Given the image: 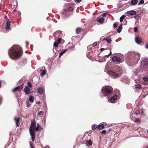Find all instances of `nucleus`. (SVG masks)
Returning a JSON list of instances; mask_svg holds the SVG:
<instances>
[{
	"mask_svg": "<svg viewBox=\"0 0 148 148\" xmlns=\"http://www.w3.org/2000/svg\"><path fill=\"white\" fill-rule=\"evenodd\" d=\"M8 54L11 58L14 60L18 59L22 55V49L19 46H14L9 51Z\"/></svg>",
	"mask_w": 148,
	"mask_h": 148,
	"instance_id": "1",
	"label": "nucleus"
},
{
	"mask_svg": "<svg viewBox=\"0 0 148 148\" xmlns=\"http://www.w3.org/2000/svg\"><path fill=\"white\" fill-rule=\"evenodd\" d=\"M128 56V61L132 64L137 63L140 58V54L136 52L129 53Z\"/></svg>",
	"mask_w": 148,
	"mask_h": 148,
	"instance_id": "2",
	"label": "nucleus"
},
{
	"mask_svg": "<svg viewBox=\"0 0 148 148\" xmlns=\"http://www.w3.org/2000/svg\"><path fill=\"white\" fill-rule=\"evenodd\" d=\"M36 123L34 121H31L30 126L29 128V131L30 134L32 137V140L33 141H34L35 139V131L37 132L38 131L39 126V125L37 124V126L36 127Z\"/></svg>",
	"mask_w": 148,
	"mask_h": 148,
	"instance_id": "3",
	"label": "nucleus"
},
{
	"mask_svg": "<svg viewBox=\"0 0 148 148\" xmlns=\"http://www.w3.org/2000/svg\"><path fill=\"white\" fill-rule=\"evenodd\" d=\"M113 90V88L110 86L103 87L101 90L102 93L103 94V96H108L111 93Z\"/></svg>",
	"mask_w": 148,
	"mask_h": 148,
	"instance_id": "4",
	"label": "nucleus"
},
{
	"mask_svg": "<svg viewBox=\"0 0 148 148\" xmlns=\"http://www.w3.org/2000/svg\"><path fill=\"white\" fill-rule=\"evenodd\" d=\"M141 68L143 69H146L148 67V59L143 58L141 62Z\"/></svg>",
	"mask_w": 148,
	"mask_h": 148,
	"instance_id": "5",
	"label": "nucleus"
},
{
	"mask_svg": "<svg viewBox=\"0 0 148 148\" xmlns=\"http://www.w3.org/2000/svg\"><path fill=\"white\" fill-rule=\"evenodd\" d=\"M32 85L29 82H28V85L25 88L24 92L26 94H29L30 90L32 89Z\"/></svg>",
	"mask_w": 148,
	"mask_h": 148,
	"instance_id": "6",
	"label": "nucleus"
},
{
	"mask_svg": "<svg viewBox=\"0 0 148 148\" xmlns=\"http://www.w3.org/2000/svg\"><path fill=\"white\" fill-rule=\"evenodd\" d=\"M107 73L108 75L114 78L118 77L119 76L118 74L111 71H108Z\"/></svg>",
	"mask_w": 148,
	"mask_h": 148,
	"instance_id": "7",
	"label": "nucleus"
},
{
	"mask_svg": "<svg viewBox=\"0 0 148 148\" xmlns=\"http://www.w3.org/2000/svg\"><path fill=\"white\" fill-rule=\"evenodd\" d=\"M68 4H69V5H70L71 6L69 7L68 8V10L69 12L68 11H65V15L67 14H68L70 15L71 14H72L71 12L73 10V4L71 3H68Z\"/></svg>",
	"mask_w": 148,
	"mask_h": 148,
	"instance_id": "8",
	"label": "nucleus"
},
{
	"mask_svg": "<svg viewBox=\"0 0 148 148\" xmlns=\"http://www.w3.org/2000/svg\"><path fill=\"white\" fill-rule=\"evenodd\" d=\"M112 60L114 62H117L119 63L121 62V59L118 56H114L112 58Z\"/></svg>",
	"mask_w": 148,
	"mask_h": 148,
	"instance_id": "9",
	"label": "nucleus"
},
{
	"mask_svg": "<svg viewBox=\"0 0 148 148\" xmlns=\"http://www.w3.org/2000/svg\"><path fill=\"white\" fill-rule=\"evenodd\" d=\"M136 14V11H135L134 10L127 11L126 13V14H127V16H129L135 15Z\"/></svg>",
	"mask_w": 148,
	"mask_h": 148,
	"instance_id": "10",
	"label": "nucleus"
},
{
	"mask_svg": "<svg viewBox=\"0 0 148 148\" xmlns=\"http://www.w3.org/2000/svg\"><path fill=\"white\" fill-rule=\"evenodd\" d=\"M135 40L137 44H140L142 42V39L141 38L139 37V36H136Z\"/></svg>",
	"mask_w": 148,
	"mask_h": 148,
	"instance_id": "11",
	"label": "nucleus"
},
{
	"mask_svg": "<svg viewBox=\"0 0 148 148\" xmlns=\"http://www.w3.org/2000/svg\"><path fill=\"white\" fill-rule=\"evenodd\" d=\"M106 124V123L103 122L102 124H100L97 126V129L98 130L103 129L104 128V125Z\"/></svg>",
	"mask_w": 148,
	"mask_h": 148,
	"instance_id": "12",
	"label": "nucleus"
},
{
	"mask_svg": "<svg viewBox=\"0 0 148 148\" xmlns=\"http://www.w3.org/2000/svg\"><path fill=\"white\" fill-rule=\"evenodd\" d=\"M23 86L22 85L21 86H18V87L14 88L13 90L12 91L14 92L17 90H18L19 92H20L21 90L23 88Z\"/></svg>",
	"mask_w": 148,
	"mask_h": 148,
	"instance_id": "13",
	"label": "nucleus"
},
{
	"mask_svg": "<svg viewBox=\"0 0 148 148\" xmlns=\"http://www.w3.org/2000/svg\"><path fill=\"white\" fill-rule=\"evenodd\" d=\"M62 39L60 38L58 39L57 41H56L54 42L53 46L55 47H57L58 44L61 42Z\"/></svg>",
	"mask_w": 148,
	"mask_h": 148,
	"instance_id": "14",
	"label": "nucleus"
},
{
	"mask_svg": "<svg viewBox=\"0 0 148 148\" xmlns=\"http://www.w3.org/2000/svg\"><path fill=\"white\" fill-rule=\"evenodd\" d=\"M117 99V96L116 95H115L114 96L111 98L110 101H109V102L112 103H114L116 101Z\"/></svg>",
	"mask_w": 148,
	"mask_h": 148,
	"instance_id": "15",
	"label": "nucleus"
},
{
	"mask_svg": "<svg viewBox=\"0 0 148 148\" xmlns=\"http://www.w3.org/2000/svg\"><path fill=\"white\" fill-rule=\"evenodd\" d=\"M19 117H15L14 119L16 126L17 127H19Z\"/></svg>",
	"mask_w": 148,
	"mask_h": 148,
	"instance_id": "16",
	"label": "nucleus"
},
{
	"mask_svg": "<svg viewBox=\"0 0 148 148\" xmlns=\"http://www.w3.org/2000/svg\"><path fill=\"white\" fill-rule=\"evenodd\" d=\"M37 91L39 94H41L44 92V89L43 87H39L38 88Z\"/></svg>",
	"mask_w": 148,
	"mask_h": 148,
	"instance_id": "17",
	"label": "nucleus"
},
{
	"mask_svg": "<svg viewBox=\"0 0 148 148\" xmlns=\"http://www.w3.org/2000/svg\"><path fill=\"white\" fill-rule=\"evenodd\" d=\"M61 34V32L60 31H57L55 32L53 34V36L55 37H57L59 36Z\"/></svg>",
	"mask_w": 148,
	"mask_h": 148,
	"instance_id": "18",
	"label": "nucleus"
},
{
	"mask_svg": "<svg viewBox=\"0 0 148 148\" xmlns=\"http://www.w3.org/2000/svg\"><path fill=\"white\" fill-rule=\"evenodd\" d=\"M98 22L100 23H102L103 22L104 18L103 17H99L97 18Z\"/></svg>",
	"mask_w": 148,
	"mask_h": 148,
	"instance_id": "19",
	"label": "nucleus"
},
{
	"mask_svg": "<svg viewBox=\"0 0 148 148\" xmlns=\"http://www.w3.org/2000/svg\"><path fill=\"white\" fill-rule=\"evenodd\" d=\"M67 46L69 47V49L72 50L74 48V46L71 43H69L68 45H67Z\"/></svg>",
	"mask_w": 148,
	"mask_h": 148,
	"instance_id": "20",
	"label": "nucleus"
},
{
	"mask_svg": "<svg viewBox=\"0 0 148 148\" xmlns=\"http://www.w3.org/2000/svg\"><path fill=\"white\" fill-rule=\"evenodd\" d=\"M138 0H132L131 1L130 3L132 5H134L137 3Z\"/></svg>",
	"mask_w": 148,
	"mask_h": 148,
	"instance_id": "21",
	"label": "nucleus"
},
{
	"mask_svg": "<svg viewBox=\"0 0 148 148\" xmlns=\"http://www.w3.org/2000/svg\"><path fill=\"white\" fill-rule=\"evenodd\" d=\"M122 29V25H121L119 27L118 29H117V32L118 33H120L121 32Z\"/></svg>",
	"mask_w": 148,
	"mask_h": 148,
	"instance_id": "22",
	"label": "nucleus"
},
{
	"mask_svg": "<svg viewBox=\"0 0 148 148\" xmlns=\"http://www.w3.org/2000/svg\"><path fill=\"white\" fill-rule=\"evenodd\" d=\"M29 101L31 103H33L34 101V97L32 96H30L29 97Z\"/></svg>",
	"mask_w": 148,
	"mask_h": 148,
	"instance_id": "23",
	"label": "nucleus"
},
{
	"mask_svg": "<svg viewBox=\"0 0 148 148\" xmlns=\"http://www.w3.org/2000/svg\"><path fill=\"white\" fill-rule=\"evenodd\" d=\"M134 121L136 123V124H138L140 123V119L139 118H137L134 120Z\"/></svg>",
	"mask_w": 148,
	"mask_h": 148,
	"instance_id": "24",
	"label": "nucleus"
},
{
	"mask_svg": "<svg viewBox=\"0 0 148 148\" xmlns=\"http://www.w3.org/2000/svg\"><path fill=\"white\" fill-rule=\"evenodd\" d=\"M43 115V112L42 111H40L37 114V116L39 117H41Z\"/></svg>",
	"mask_w": 148,
	"mask_h": 148,
	"instance_id": "25",
	"label": "nucleus"
},
{
	"mask_svg": "<svg viewBox=\"0 0 148 148\" xmlns=\"http://www.w3.org/2000/svg\"><path fill=\"white\" fill-rule=\"evenodd\" d=\"M106 40L107 42L109 44H110L111 43L112 40L109 37H108L106 38Z\"/></svg>",
	"mask_w": 148,
	"mask_h": 148,
	"instance_id": "26",
	"label": "nucleus"
},
{
	"mask_svg": "<svg viewBox=\"0 0 148 148\" xmlns=\"http://www.w3.org/2000/svg\"><path fill=\"white\" fill-rule=\"evenodd\" d=\"M125 17V15H123L120 18V22H122L124 18Z\"/></svg>",
	"mask_w": 148,
	"mask_h": 148,
	"instance_id": "27",
	"label": "nucleus"
},
{
	"mask_svg": "<svg viewBox=\"0 0 148 148\" xmlns=\"http://www.w3.org/2000/svg\"><path fill=\"white\" fill-rule=\"evenodd\" d=\"M46 73V71L45 70L41 71L40 75L42 76L45 75Z\"/></svg>",
	"mask_w": 148,
	"mask_h": 148,
	"instance_id": "28",
	"label": "nucleus"
},
{
	"mask_svg": "<svg viewBox=\"0 0 148 148\" xmlns=\"http://www.w3.org/2000/svg\"><path fill=\"white\" fill-rule=\"evenodd\" d=\"M135 88L137 89H140L141 88V86L139 84L135 85Z\"/></svg>",
	"mask_w": 148,
	"mask_h": 148,
	"instance_id": "29",
	"label": "nucleus"
},
{
	"mask_svg": "<svg viewBox=\"0 0 148 148\" xmlns=\"http://www.w3.org/2000/svg\"><path fill=\"white\" fill-rule=\"evenodd\" d=\"M123 80L126 83H128L130 81L129 79L127 77L125 78Z\"/></svg>",
	"mask_w": 148,
	"mask_h": 148,
	"instance_id": "30",
	"label": "nucleus"
},
{
	"mask_svg": "<svg viewBox=\"0 0 148 148\" xmlns=\"http://www.w3.org/2000/svg\"><path fill=\"white\" fill-rule=\"evenodd\" d=\"M65 53V50H63L59 54V57H60L62 56Z\"/></svg>",
	"mask_w": 148,
	"mask_h": 148,
	"instance_id": "31",
	"label": "nucleus"
},
{
	"mask_svg": "<svg viewBox=\"0 0 148 148\" xmlns=\"http://www.w3.org/2000/svg\"><path fill=\"white\" fill-rule=\"evenodd\" d=\"M86 142L90 145H91L92 144L91 140H86Z\"/></svg>",
	"mask_w": 148,
	"mask_h": 148,
	"instance_id": "32",
	"label": "nucleus"
},
{
	"mask_svg": "<svg viewBox=\"0 0 148 148\" xmlns=\"http://www.w3.org/2000/svg\"><path fill=\"white\" fill-rule=\"evenodd\" d=\"M81 31V29L80 28H77L76 29V32L77 34H79Z\"/></svg>",
	"mask_w": 148,
	"mask_h": 148,
	"instance_id": "33",
	"label": "nucleus"
},
{
	"mask_svg": "<svg viewBox=\"0 0 148 148\" xmlns=\"http://www.w3.org/2000/svg\"><path fill=\"white\" fill-rule=\"evenodd\" d=\"M97 126L96 125L94 124L92 126V130H95L96 128H97Z\"/></svg>",
	"mask_w": 148,
	"mask_h": 148,
	"instance_id": "34",
	"label": "nucleus"
},
{
	"mask_svg": "<svg viewBox=\"0 0 148 148\" xmlns=\"http://www.w3.org/2000/svg\"><path fill=\"white\" fill-rule=\"evenodd\" d=\"M27 104V107H29L30 106L31 104L29 103V101L27 100L26 101Z\"/></svg>",
	"mask_w": 148,
	"mask_h": 148,
	"instance_id": "35",
	"label": "nucleus"
},
{
	"mask_svg": "<svg viewBox=\"0 0 148 148\" xmlns=\"http://www.w3.org/2000/svg\"><path fill=\"white\" fill-rule=\"evenodd\" d=\"M6 25H7V26H9L10 27V22L8 19V20H7V21Z\"/></svg>",
	"mask_w": 148,
	"mask_h": 148,
	"instance_id": "36",
	"label": "nucleus"
},
{
	"mask_svg": "<svg viewBox=\"0 0 148 148\" xmlns=\"http://www.w3.org/2000/svg\"><path fill=\"white\" fill-rule=\"evenodd\" d=\"M5 29L7 31H9V30L10 29V27L9 26H6L5 28Z\"/></svg>",
	"mask_w": 148,
	"mask_h": 148,
	"instance_id": "37",
	"label": "nucleus"
},
{
	"mask_svg": "<svg viewBox=\"0 0 148 148\" xmlns=\"http://www.w3.org/2000/svg\"><path fill=\"white\" fill-rule=\"evenodd\" d=\"M148 78L147 76H145L143 78V79L145 81H147V80Z\"/></svg>",
	"mask_w": 148,
	"mask_h": 148,
	"instance_id": "38",
	"label": "nucleus"
},
{
	"mask_svg": "<svg viewBox=\"0 0 148 148\" xmlns=\"http://www.w3.org/2000/svg\"><path fill=\"white\" fill-rule=\"evenodd\" d=\"M144 3V0H141L140 1V2L138 4V5H139L140 4H143Z\"/></svg>",
	"mask_w": 148,
	"mask_h": 148,
	"instance_id": "39",
	"label": "nucleus"
},
{
	"mask_svg": "<svg viewBox=\"0 0 148 148\" xmlns=\"http://www.w3.org/2000/svg\"><path fill=\"white\" fill-rule=\"evenodd\" d=\"M106 133V130H103L101 132V134H105Z\"/></svg>",
	"mask_w": 148,
	"mask_h": 148,
	"instance_id": "40",
	"label": "nucleus"
},
{
	"mask_svg": "<svg viewBox=\"0 0 148 148\" xmlns=\"http://www.w3.org/2000/svg\"><path fill=\"white\" fill-rule=\"evenodd\" d=\"M30 145L31 147V148H34V146L32 144V143H30Z\"/></svg>",
	"mask_w": 148,
	"mask_h": 148,
	"instance_id": "41",
	"label": "nucleus"
},
{
	"mask_svg": "<svg viewBox=\"0 0 148 148\" xmlns=\"http://www.w3.org/2000/svg\"><path fill=\"white\" fill-rule=\"evenodd\" d=\"M117 25L116 23H114L113 24V27L114 28H116L117 27Z\"/></svg>",
	"mask_w": 148,
	"mask_h": 148,
	"instance_id": "42",
	"label": "nucleus"
},
{
	"mask_svg": "<svg viewBox=\"0 0 148 148\" xmlns=\"http://www.w3.org/2000/svg\"><path fill=\"white\" fill-rule=\"evenodd\" d=\"M82 0H74L75 1L76 3H79Z\"/></svg>",
	"mask_w": 148,
	"mask_h": 148,
	"instance_id": "43",
	"label": "nucleus"
},
{
	"mask_svg": "<svg viewBox=\"0 0 148 148\" xmlns=\"http://www.w3.org/2000/svg\"><path fill=\"white\" fill-rule=\"evenodd\" d=\"M107 14V13H103L102 14V16L103 17L106 16Z\"/></svg>",
	"mask_w": 148,
	"mask_h": 148,
	"instance_id": "44",
	"label": "nucleus"
},
{
	"mask_svg": "<svg viewBox=\"0 0 148 148\" xmlns=\"http://www.w3.org/2000/svg\"><path fill=\"white\" fill-rule=\"evenodd\" d=\"M138 113L135 112V113H132V116L133 115H136L137 116V115H138Z\"/></svg>",
	"mask_w": 148,
	"mask_h": 148,
	"instance_id": "45",
	"label": "nucleus"
},
{
	"mask_svg": "<svg viewBox=\"0 0 148 148\" xmlns=\"http://www.w3.org/2000/svg\"><path fill=\"white\" fill-rule=\"evenodd\" d=\"M134 32H136L137 31V27H135L134 28Z\"/></svg>",
	"mask_w": 148,
	"mask_h": 148,
	"instance_id": "46",
	"label": "nucleus"
},
{
	"mask_svg": "<svg viewBox=\"0 0 148 148\" xmlns=\"http://www.w3.org/2000/svg\"><path fill=\"white\" fill-rule=\"evenodd\" d=\"M137 71L136 70V71H134V74L135 75H138V73L137 72Z\"/></svg>",
	"mask_w": 148,
	"mask_h": 148,
	"instance_id": "47",
	"label": "nucleus"
},
{
	"mask_svg": "<svg viewBox=\"0 0 148 148\" xmlns=\"http://www.w3.org/2000/svg\"><path fill=\"white\" fill-rule=\"evenodd\" d=\"M97 45V42H95L93 44V46L94 47L96 46Z\"/></svg>",
	"mask_w": 148,
	"mask_h": 148,
	"instance_id": "48",
	"label": "nucleus"
},
{
	"mask_svg": "<svg viewBox=\"0 0 148 148\" xmlns=\"http://www.w3.org/2000/svg\"><path fill=\"white\" fill-rule=\"evenodd\" d=\"M101 39L103 41H104V40H106V38H101Z\"/></svg>",
	"mask_w": 148,
	"mask_h": 148,
	"instance_id": "49",
	"label": "nucleus"
},
{
	"mask_svg": "<svg viewBox=\"0 0 148 148\" xmlns=\"http://www.w3.org/2000/svg\"><path fill=\"white\" fill-rule=\"evenodd\" d=\"M104 49H105L104 48H101L100 49V51H101L102 52V51H103Z\"/></svg>",
	"mask_w": 148,
	"mask_h": 148,
	"instance_id": "50",
	"label": "nucleus"
},
{
	"mask_svg": "<svg viewBox=\"0 0 148 148\" xmlns=\"http://www.w3.org/2000/svg\"><path fill=\"white\" fill-rule=\"evenodd\" d=\"M145 47L146 48L148 49V43L145 46Z\"/></svg>",
	"mask_w": 148,
	"mask_h": 148,
	"instance_id": "51",
	"label": "nucleus"
},
{
	"mask_svg": "<svg viewBox=\"0 0 148 148\" xmlns=\"http://www.w3.org/2000/svg\"><path fill=\"white\" fill-rule=\"evenodd\" d=\"M5 19H6L7 20H8V18L7 16L6 15L5 16Z\"/></svg>",
	"mask_w": 148,
	"mask_h": 148,
	"instance_id": "52",
	"label": "nucleus"
},
{
	"mask_svg": "<svg viewBox=\"0 0 148 148\" xmlns=\"http://www.w3.org/2000/svg\"><path fill=\"white\" fill-rule=\"evenodd\" d=\"M40 101H38L36 102V103L37 104H40Z\"/></svg>",
	"mask_w": 148,
	"mask_h": 148,
	"instance_id": "53",
	"label": "nucleus"
},
{
	"mask_svg": "<svg viewBox=\"0 0 148 148\" xmlns=\"http://www.w3.org/2000/svg\"><path fill=\"white\" fill-rule=\"evenodd\" d=\"M42 130V128H40V127H39V130Z\"/></svg>",
	"mask_w": 148,
	"mask_h": 148,
	"instance_id": "54",
	"label": "nucleus"
},
{
	"mask_svg": "<svg viewBox=\"0 0 148 148\" xmlns=\"http://www.w3.org/2000/svg\"><path fill=\"white\" fill-rule=\"evenodd\" d=\"M111 53V51H110V53L109 54H108V55H106V56H108L109 55H110V54Z\"/></svg>",
	"mask_w": 148,
	"mask_h": 148,
	"instance_id": "55",
	"label": "nucleus"
},
{
	"mask_svg": "<svg viewBox=\"0 0 148 148\" xmlns=\"http://www.w3.org/2000/svg\"><path fill=\"white\" fill-rule=\"evenodd\" d=\"M1 97H0V104L1 103Z\"/></svg>",
	"mask_w": 148,
	"mask_h": 148,
	"instance_id": "56",
	"label": "nucleus"
},
{
	"mask_svg": "<svg viewBox=\"0 0 148 148\" xmlns=\"http://www.w3.org/2000/svg\"><path fill=\"white\" fill-rule=\"evenodd\" d=\"M65 1H66L67 2H69L71 0H65Z\"/></svg>",
	"mask_w": 148,
	"mask_h": 148,
	"instance_id": "57",
	"label": "nucleus"
},
{
	"mask_svg": "<svg viewBox=\"0 0 148 148\" xmlns=\"http://www.w3.org/2000/svg\"><path fill=\"white\" fill-rule=\"evenodd\" d=\"M88 55H89L88 53H87V56H88Z\"/></svg>",
	"mask_w": 148,
	"mask_h": 148,
	"instance_id": "58",
	"label": "nucleus"
},
{
	"mask_svg": "<svg viewBox=\"0 0 148 148\" xmlns=\"http://www.w3.org/2000/svg\"><path fill=\"white\" fill-rule=\"evenodd\" d=\"M66 49H65V52L66 51Z\"/></svg>",
	"mask_w": 148,
	"mask_h": 148,
	"instance_id": "59",
	"label": "nucleus"
},
{
	"mask_svg": "<svg viewBox=\"0 0 148 148\" xmlns=\"http://www.w3.org/2000/svg\"><path fill=\"white\" fill-rule=\"evenodd\" d=\"M146 84V83L144 84V85H145L146 84Z\"/></svg>",
	"mask_w": 148,
	"mask_h": 148,
	"instance_id": "60",
	"label": "nucleus"
},
{
	"mask_svg": "<svg viewBox=\"0 0 148 148\" xmlns=\"http://www.w3.org/2000/svg\"><path fill=\"white\" fill-rule=\"evenodd\" d=\"M147 133H148V131H147Z\"/></svg>",
	"mask_w": 148,
	"mask_h": 148,
	"instance_id": "61",
	"label": "nucleus"
},
{
	"mask_svg": "<svg viewBox=\"0 0 148 148\" xmlns=\"http://www.w3.org/2000/svg\"><path fill=\"white\" fill-rule=\"evenodd\" d=\"M147 94L148 95V93H147Z\"/></svg>",
	"mask_w": 148,
	"mask_h": 148,
	"instance_id": "62",
	"label": "nucleus"
}]
</instances>
